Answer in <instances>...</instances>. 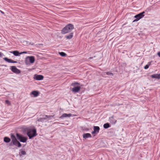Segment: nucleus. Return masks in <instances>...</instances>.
I'll list each match as a JSON object with an SVG mask.
<instances>
[{
    "mask_svg": "<svg viewBox=\"0 0 160 160\" xmlns=\"http://www.w3.org/2000/svg\"><path fill=\"white\" fill-rule=\"evenodd\" d=\"M35 61V58L33 56H28L26 58L25 62L26 64H28L29 62L31 63H33Z\"/></svg>",
    "mask_w": 160,
    "mask_h": 160,
    "instance_id": "20e7f679",
    "label": "nucleus"
},
{
    "mask_svg": "<svg viewBox=\"0 0 160 160\" xmlns=\"http://www.w3.org/2000/svg\"><path fill=\"white\" fill-rule=\"evenodd\" d=\"M96 132L94 131H94H92V134H94L95 133H96Z\"/></svg>",
    "mask_w": 160,
    "mask_h": 160,
    "instance_id": "7c9ffc66",
    "label": "nucleus"
},
{
    "mask_svg": "<svg viewBox=\"0 0 160 160\" xmlns=\"http://www.w3.org/2000/svg\"><path fill=\"white\" fill-rule=\"evenodd\" d=\"M100 129L99 127L98 126H94V130L96 132L98 133L99 132Z\"/></svg>",
    "mask_w": 160,
    "mask_h": 160,
    "instance_id": "aec40b11",
    "label": "nucleus"
},
{
    "mask_svg": "<svg viewBox=\"0 0 160 160\" xmlns=\"http://www.w3.org/2000/svg\"><path fill=\"white\" fill-rule=\"evenodd\" d=\"M54 115H43L44 116H45V117H46V118H53L54 116Z\"/></svg>",
    "mask_w": 160,
    "mask_h": 160,
    "instance_id": "b1692460",
    "label": "nucleus"
},
{
    "mask_svg": "<svg viewBox=\"0 0 160 160\" xmlns=\"http://www.w3.org/2000/svg\"><path fill=\"white\" fill-rule=\"evenodd\" d=\"M0 11V12L1 13H2V14H4V12H3L2 11Z\"/></svg>",
    "mask_w": 160,
    "mask_h": 160,
    "instance_id": "f704fd0d",
    "label": "nucleus"
},
{
    "mask_svg": "<svg viewBox=\"0 0 160 160\" xmlns=\"http://www.w3.org/2000/svg\"><path fill=\"white\" fill-rule=\"evenodd\" d=\"M158 56L160 57V52H158Z\"/></svg>",
    "mask_w": 160,
    "mask_h": 160,
    "instance_id": "2f4dec72",
    "label": "nucleus"
},
{
    "mask_svg": "<svg viewBox=\"0 0 160 160\" xmlns=\"http://www.w3.org/2000/svg\"><path fill=\"white\" fill-rule=\"evenodd\" d=\"M9 52L11 53H13L15 56H17L20 55V53H19L18 51H10Z\"/></svg>",
    "mask_w": 160,
    "mask_h": 160,
    "instance_id": "ddd939ff",
    "label": "nucleus"
},
{
    "mask_svg": "<svg viewBox=\"0 0 160 160\" xmlns=\"http://www.w3.org/2000/svg\"><path fill=\"white\" fill-rule=\"evenodd\" d=\"M3 59L6 61L8 62L13 63H16L17 62V61L13 60L11 59H8L7 58H4Z\"/></svg>",
    "mask_w": 160,
    "mask_h": 160,
    "instance_id": "9d476101",
    "label": "nucleus"
},
{
    "mask_svg": "<svg viewBox=\"0 0 160 160\" xmlns=\"http://www.w3.org/2000/svg\"><path fill=\"white\" fill-rule=\"evenodd\" d=\"M4 56V55L2 53V52H0V57H2L3 56Z\"/></svg>",
    "mask_w": 160,
    "mask_h": 160,
    "instance_id": "c85d7f7f",
    "label": "nucleus"
},
{
    "mask_svg": "<svg viewBox=\"0 0 160 160\" xmlns=\"http://www.w3.org/2000/svg\"><path fill=\"white\" fill-rule=\"evenodd\" d=\"M44 120V119L43 118H38V122H42Z\"/></svg>",
    "mask_w": 160,
    "mask_h": 160,
    "instance_id": "393cba45",
    "label": "nucleus"
},
{
    "mask_svg": "<svg viewBox=\"0 0 160 160\" xmlns=\"http://www.w3.org/2000/svg\"><path fill=\"white\" fill-rule=\"evenodd\" d=\"M74 29L73 25L72 24L67 25L62 30H72Z\"/></svg>",
    "mask_w": 160,
    "mask_h": 160,
    "instance_id": "39448f33",
    "label": "nucleus"
},
{
    "mask_svg": "<svg viewBox=\"0 0 160 160\" xmlns=\"http://www.w3.org/2000/svg\"><path fill=\"white\" fill-rule=\"evenodd\" d=\"M73 36V33H70L68 35H66V38L68 39H70L72 38Z\"/></svg>",
    "mask_w": 160,
    "mask_h": 160,
    "instance_id": "a211bd4d",
    "label": "nucleus"
},
{
    "mask_svg": "<svg viewBox=\"0 0 160 160\" xmlns=\"http://www.w3.org/2000/svg\"><path fill=\"white\" fill-rule=\"evenodd\" d=\"M110 127V126L109 123H106L104 124L103 127L105 128H109Z\"/></svg>",
    "mask_w": 160,
    "mask_h": 160,
    "instance_id": "412c9836",
    "label": "nucleus"
},
{
    "mask_svg": "<svg viewBox=\"0 0 160 160\" xmlns=\"http://www.w3.org/2000/svg\"><path fill=\"white\" fill-rule=\"evenodd\" d=\"M74 116V115H72L71 113H69L68 114H67V113H64L60 118H65V117H70L71 116Z\"/></svg>",
    "mask_w": 160,
    "mask_h": 160,
    "instance_id": "1a4fd4ad",
    "label": "nucleus"
},
{
    "mask_svg": "<svg viewBox=\"0 0 160 160\" xmlns=\"http://www.w3.org/2000/svg\"><path fill=\"white\" fill-rule=\"evenodd\" d=\"M150 65L151 62H148V64L144 66V69H148L149 68V66H150Z\"/></svg>",
    "mask_w": 160,
    "mask_h": 160,
    "instance_id": "5701e85b",
    "label": "nucleus"
},
{
    "mask_svg": "<svg viewBox=\"0 0 160 160\" xmlns=\"http://www.w3.org/2000/svg\"><path fill=\"white\" fill-rule=\"evenodd\" d=\"M31 94L33 95L35 97H37L38 94V92L36 91H34L31 92Z\"/></svg>",
    "mask_w": 160,
    "mask_h": 160,
    "instance_id": "f3484780",
    "label": "nucleus"
},
{
    "mask_svg": "<svg viewBox=\"0 0 160 160\" xmlns=\"http://www.w3.org/2000/svg\"><path fill=\"white\" fill-rule=\"evenodd\" d=\"M10 69L12 72L15 73L19 74L21 72L20 70L17 68L15 66H11Z\"/></svg>",
    "mask_w": 160,
    "mask_h": 160,
    "instance_id": "423d86ee",
    "label": "nucleus"
},
{
    "mask_svg": "<svg viewBox=\"0 0 160 160\" xmlns=\"http://www.w3.org/2000/svg\"><path fill=\"white\" fill-rule=\"evenodd\" d=\"M11 138L12 142V143L15 142V141H16L17 140L15 136L12 134L11 135Z\"/></svg>",
    "mask_w": 160,
    "mask_h": 160,
    "instance_id": "2eb2a0df",
    "label": "nucleus"
},
{
    "mask_svg": "<svg viewBox=\"0 0 160 160\" xmlns=\"http://www.w3.org/2000/svg\"><path fill=\"white\" fill-rule=\"evenodd\" d=\"M138 20V19L137 18H136V19H135L133 21V22H135V21H137L138 20Z\"/></svg>",
    "mask_w": 160,
    "mask_h": 160,
    "instance_id": "72a5a7b5",
    "label": "nucleus"
},
{
    "mask_svg": "<svg viewBox=\"0 0 160 160\" xmlns=\"http://www.w3.org/2000/svg\"><path fill=\"white\" fill-rule=\"evenodd\" d=\"M24 53H27V52H21L20 53V54H24Z\"/></svg>",
    "mask_w": 160,
    "mask_h": 160,
    "instance_id": "c756f323",
    "label": "nucleus"
},
{
    "mask_svg": "<svg viewBox=\"0 0 160 160\" xmlns=\"http://www.w3.org/2000/svg\"><path fill=\"white\" fill-rule=\"evenodd\" d=\"M21 155H24L26 154V152L24 150H22L21 151Z\"/></svg>",
    "mask_w": 160,
    "mask_h": 160,
    "instance_id": "bb28decb",
    "label": "nucleus"
},
{
    "mask_svg": "<svg viewBox=\"0 0 160 160\" xmlns=\"http://www.w3.org/2000/svg\"><path fill=\"white\" fill-rule=\"evenodd\" d=\"M43 76L41 75H35L34 77V78L38 80H42L43 79Z\"/></svg>",
    "mask_w": 160,
    "mask_h": 160,
    "instance_id": "6e6552de",
    "label": "nucleus"
},
{
    "mask_svg": "<svg viewBox=\"0 0 160 160\" xmlns=\"http://www.w3.org/2000/svg\"><path fill=\"white\" fill-rule=\"evenodd\" d=\"M13 144L18 147H20L21 146V144L18 140L13 143Z\"/></svg>",
    "mask_w": 160,
    "mask_h": 160,
    "instance_id": "dca6fc26",
    "label": "nucleus"
},
{
    "mask_svg": "<svg viewBox=\"0 0 160 160\" xmlns=\"http://www.w3.org/2000/svg\"><path fill=\"white\" fill-rule=\"evenodd\" d=\"M27 134L29 139H31L35 137L37 135L36 133V130L35 128L33 129L28 128L27 129Z\"/></svg>",
    "mask_w": 160,
    "mask_h": 160,
    "instance_id": "f257e3e1",
    "label": "nucleus"
},
{
    "mask_svg": "<svg viewBox=\"0 0 160 160\" xmlns=\"http://www.w3.org/2000/svg\"><path fill=\"white\" fill-rule=\"evenodd\" d=\"M80 83L77 82L72 83L71 84L72 86L75 87L74 88H72V92H78L81 88L80 86L75 87L76 85H79Z\"/></svg>",
    "mask_w": 160,
    "mask_h": 160,
    "instance_id": "f03ea898",
    "label": "nucleus"
},
{
    "mask_svg": "<svg viewBox=\"0 0 160 160\" xmlns=\"http://www.w3.org/2000/svg\"><path fill=\"white\" fill-rule=\"evenodd\" d=\"M151 77L152 78H155L157 79H160V73L159 74H155L152 75Z\"/></svg>",
    "mask_w": 160,
    "mask_h": 160,
    "instance_id": "9b49d317",
    "label": "nucleus"
},
{
    "mask_svg": "<svg viewBox=\"0 0 160 160\" xmlns=\"http://www.w3.org/2000/svg\"><path fill=\"white\" fill-rule=\"evenodd\" d=\"M106 73L107 75H110L112 76H113V74L112 73L109 72H106Z\"/></svg>",
    "mask_w": 160,
    "mask_h": 160,
    "instance_id": "a878e982",
    "label": "nucleus"
},
{
    "mask_svg": "<svg viewBox=\"0 0 160 160\" xmlns=\"http://www.w3.org/2000/svg\"><path fill=\"white\" fill-rule=\"evenodd\" d=\"M110 120L111 123L113 124H115L117 122V120L114 118L113 116L110 118Z\"/></svg>",
    "mask_w": 160,
    "mask_h": 160,
    "instance_id": "4468645a",
    "label": "nucleus"
},
{
    "mask_svg": "<svg viewBox=\"0 0 160 160\" xmlns=\"http://www.w3.org/2000/svg\"><path fill=\"white\" fill-rule=\"evenodd\" d=\"M92 58V57H90V58H89V59H91Z\"/></svg>",
    "mask_w": 160,
    "mask_h": 160,
    "instance_id": "c9c22d12",
    "label": "nucleus"
},
{
    "mask_svg": "<svg viewBox=\"0 0 160 160\" xmlns=\"http://www.w3.org/2000/svg\"><path fill=\"white\" fill-rule=\"evenodd\" d=\"M59 53L61 56L62 57H65L67 56V54L63 52H59Z\"/></svg>",
    "mask_w": 160,
    "mask_h": 160,
    "instance_id": "4be33fe9",
    "label": "nucleus"
},
{
    "mask_svg": "<svg viewBox=\"0 0 160 160\" xmlns=\"http://www.w3.org/2000/svg\"><path fill=\"white\" fill-rule=\"evenodd\" d=\"M144 13L145 12L143 11L140 13H139L138 14L136 15L134 17L136 18H137L138 19L137 20H139L144 16Z\"/></svg>",
    "mask_w": 160,
    "mask_h": 160,
    "instance_id": "0eeeda50",
    "label": "nucleus"
},
{
    "mask_svg": "<svg viewBox=\"0 0 160 160\" xmlns=\"http://www.w3.org/2000/svg\"><path fill=\"white\" fill-rule=\"evenodd\" d=\"M16 136L18 139L21 142H25L27 140V137H23L22 135L18 133L16 134Z\"/></svg>",
    "mask_w": 160,
    "mask_h": 160,
    "instance_id": "7ed1b4c3",
    "label": "nucleus"
},
{
    "mask_svg": "<svg viewBox=\"0 0 160 160\" xmlns=\"http://www.w3.org/2000/svg\"><path fill=\"white\" fill-rule=\"evenodd\" d=\"M43 118L44 120L47 119V118H46V117L44 116H43Z\"/></svg>",
    "mask_w": 160,
    "mask_h": 160,
    "instance_id": "473e14b6",
    "label": "nucleus"
},
{
    "mask_svg": "<svg viewBox=\"0 0 160 160\" xmlns=\"http://www.w3.org/2000/svg\"><path fill=\"white\" fill-rule=\"evenodd\" d=\"M5 103L8 105H9L11 104L10 102L8 100H6L5 101Z\"/></svg>",
    "mask_w": 160,
    "mask_h": 160,
    "instance_id": "cd10ccee",
    "label": "nucleus"
},
{
    "mask_svg": "<svg viewBox=\"0 0 160 160\" xmlns=\"http://www.w3.org/2000/svg\"><path fill=\"white\" fill-rule=\"evenodd\" d=\"M11 139L7 137H5L4 139V141L6 142H10Z\"/></svg>",
    "mask_w": 160,
    "mask_h": 160,
    "instance_id": "6ab92c4d",
    "label": "nucleus"
},
{
    "mask_svg": "<svg viewBox=\"0 0 160 160\" xmlns=\"http://www.w3.org/2000/svg\"><path fill=\"white\" fill-rule=\"evenodd\" d=\"M83 138L86 139L89 138H91L92 136L89 133H85L83 135Z\"/></svg>",
    "mask_w": 160,
    "mask_h": 160,
    "instance_id": "f8f14e48",
    "label": "nucleus"
}]
</instances>
